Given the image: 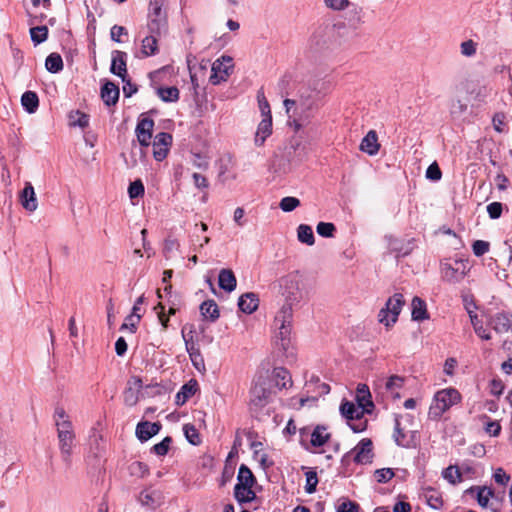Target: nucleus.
<instances>
[{
  "label": "nucleus",
  "instance_id": "1",
  "mask_svg": "<svg viewBox=\"0 0 512 512\" xmlns=\"http://www.w3.org/2000/svg\"><path fill=\"white\" fill-rule=\"evenodd\" d=\"M278 91L285 97L283 104L288 115V124L298 132L309 122L313 110L318 107L320 92L310 86L297 85L289 74L279 80Z\"/></svg>",
  "mask_w": 512,
  "mask_h": 512
},
{
  "label": "nucleus",
  "instance_id": "2",
  "mask_svg": "<svg viewBox=\"0 0 512 512\" xmlns=\"http://www.w3.org/2000/svg\"><path fill=\"white\" fill-rule=\"evenodd\" d=\"M283 304L278 311L282 319H293L295 309L309 299V290L298 273H290L279 280Z\"/></svg>",
  "mask_w": 512,
  "mask_h": 512
},
{
  "label": "nucleus",
  "instance_id": "3",
  "mask_svg": "<svg viewBox=\"0 0 512 512\" xmlns=\"http://www.w3.org/2000/svg\"><path fill=\"white\" fill-rule=\"evenodd\" d=\"M461 401V394L455 388H446L438 391L434 395V399L429 408V418L439 420L442 415L452 406Z\"/></svg>",
  "mask_w": 512,
  "mask_h": 512
},
{
  "label": "nucleus",
  "instance_id": "4",
  "mask_svg": "<svg viewBox=\"0 0 512 512\" xmlns=\"http://www.w3.org/2000/svg\"><path fill=\"white\" fill-rule=\"evenodd\" d=\"M154 128V121L151 118L143 117L138 120V123L136 125L135 133L137 136V140L140 144V147H137L136 145H133L132 148V161L129 166L133 167L136 165L137 160L135 158L137 152L139 153L140 157H144V151L143 147L147 148L150 146V140L152 138V132Z\"/></svg>",
  "mask_w": 512,
  "mask_h": 512
},
{
  "label": "nucleus",
  "instance_id": "5",
  "mask_svg": "<svg viewBox=\"0 0 512 512\" xmlns=\"http://www.w3.org/2000/svg\"><path fill=\"white\" fill-rule=\"evenodd\" d=\"M163 0H150L148 13V30L152 34L163 35L167 32L166 12L162 9Z\"/></svg>",
  "mask_w": 512,
  "mask_h": 512
},
{
  "label": "nucleus",
  "instance_id": "6",
  "mask_svg": "<svg viewBox=\"0 0 512 512\" xmlns=\"http://www.w3.org/2000/svg\"><path fill=\"white\" fill-rule=\"evenodd\" d=\"M292 321L293 319H282L280 313H277L274 319L275 326L278 328L275 343L287 358L294 357L291 343Z\"/></svg>",
  "mask_w": 512,
  "mask_h": 512
},
{
  "label": "nucleus",
  "instance_id": "7",
  "mask_svg": "<svg viewBox=\"0 0 512 512\" xmlns=\"http://www.w3.org/2000/svg\"><path fill=\"white\" fill-rule=\"evenodd\" d=\"M469 271L470 265L468 260L454 259L441 264L443 280L452 284L461 282Z\"/></svg>",
  "mask_w": 512,
  "mask_h": 512
},
{
  "label": "nucleus",
  "instance_id": "8",
  "mask_svg": "<svg viewBox=\"0 0 512 512\" xmlns=\"http://www.w3.org/2000/svg\"><path fill=\"white\" fill-rule=\"evenodd\" d=\"M271 397L269 382L264 377H259L250 390V410L256 413L265 407Z\"/></svg>",
  "mask_w": 512,
  "mask_h": 512
},
{
  "label": "nucleus",
  "instance_id": "9",
  "mask_svg": "<svg viewBox=\"0 0 512 512\" xmlns=\"http://www.w3.org/2000/svg\"><path fill=\"white\" fill-rule=\"evenodd\" d=\"M404 304L405 301L403 295L401 293H395L387 300L385 307L379 311V322L384 324L386 327L394 325L398 320V316Z\"/></svg>",
  "mask_w": 512,
  "mask_h": 512
},
{
  "label": "nucleus",
  "instance_id": "10",
  "mask_svg": "<svg viewBox=\"0 0 512 512\" xmlns=\"http://www.w3.org/2000/svg\"><path fill=\"white\" fill-rule=\"evenodd\" d=\"M233 69V59L228 55H222L216 59L211 68V76L209 78L210 83L218 85L223 81H226L230 76Z\"/></svg>",
  "mask_w": 512,
  "mask_h": 512
},
{
  "label": "nucleus",
  "instance_id": "11",
  "mask_svg": "<svg viewBox=\"0 0 512 512\" xmlns=\"http://www.w3.org/2000/svg\"><path fill=\"white\" fill-rule=\"evenodd\" d=\"M373 443L369 438H363L359 443L347 453L343 459L353 454V460L357 464L371 463L373 458Z\"/></svg>",
  "mask_w": 512,
  "mask_h": 512
},
{
  "label": "nucleus",
  "instance_id": "12",
  "mask_svg": "<svg viewBox=\"0 0 512 512\" xmlns=\"http://www.w3.org/2000/svg\"><path fill=\"white\" fill-rule=\"evenodd\" d=\"M488 325L498 334L512 332V311H498L488 318Z\"/></svg>",
  "mask_w": 512,
  "mask_h": 512
},
{
  "label": "nucleus",
  "instance_id": "13",
  "mask_svg": "<svg viewBox=\"0 0 512 512\" xmlns=\"http://www.w3.org/2000/svg\"><path fill=\"white\" fill-rule=\"evenodd\" d=\"M172 144V135L167 132H159L155 135L153 141V156L156 161H162L166 158L169 146Z\"/></svg>",
  "mask_w": 512,
  "mask_h": 512
},
{
  "label": "nucleus",
  "instance_id": "14",
  "mask_svg": "<svg viewBox=\"0 0 512 512\" xmlns=\"http://www.w3.org/2000/svg\"><path fill=\"white\" fill-rule=\"evenodd\" d=\"M127 58L128 55L126 52L113 50L111 53L110 72L121 79L127 77Z\"/></svg>",
  "mask_w": 512,
  "mask_h": 512
},
{
  "label": "nucleus",
  "instance_id": "15",
  "mask_svg": "<svg viewBox=\"0 0 512 512\" xmlns=\"http://www.w3.org/2000/svg\"><path fill=\"white\" fill-rule=\"evenodd\" d=\"M161 428L160 422L140 421L136 426L135 434L138 440L143 443L157 435Z\"/></svg>",
  "mask_w": 512,
  "mask_h": 512
},
{
  "label": "nucleus",
  "instance_id": "16",
  "mask_svg": "<svg viewBox=\"0 0 512 512\" xmlns=\"http://www.w3.org/2000/svg\"><path fill=\"white\" fill-rule=\"evenodd\" d=\"M100 95L106 106H114L119 100L120 90L118 85L110 80H105L101 86Z\"/></svg>",
  "mask_w": 512,
  "mask_h": 512
},
{
  "label": "nucleus",
  "instance_id": "17",
  "mask_svg": "<svg viewBox=\"0 0 512 512\" xmlns=\"http://www.w3.org/2000/svg\"><path fill=\"white\" fill-rule=\"evenodd\" d=\"M138 501L142 506L155 509L162 503V493L155 489H144L140 492Z\"/></svg>",
  "mask_w": 512,
  "mask_h": 512
},
{
  "label": "nucleus",
  "instance_id": "18",
  "mask_svg": "<svg viewBox=\"0 0 512 512\" xmlns=\"http://www.w3.org/2000/svg\"><path fill=\"white\" fill-rule=\"evenodd\" d=\"M20 203L22 207L29 211L34 212L38 207L37 198L35 195L34 188L31 183L27 182L25 187L20 192Z\"/></svg>",
  "mask_w": 512,
  "mask_h": 512
},
{
  "label": "nucleus",
  "instance_id": "19",
  "mask_svg": "<svg viewBox=\"0 0 512 512\" xmlns=\"http://www.w3.org/2000/svg\"><path fill=\"white\" fill-rule=\"evenodd\" d=\"M59 449L61 452L62 459L65 463H70V456L72 454V448L75 441V433H58Z\"/></svg>",
  "mask_w": 512,
  "mask_h": 512
},
{
  "label": "nucleus",
  "instance_id": "20",
  "mask_svg": "<svg viewBox=\"0 0 512 512\" xmlns=\"http://www.w3.org/2000/svg\"><path fill=\"white\" fill-rule=\"evenodd\" d=\"M128 387L123 393L124 402L128 406H134L138 402V393L142 388V380L139 377H132L128 382Z\"/></svg>",
  "mask_w": 512,
  "mask_h": 512
},
{
  "label": "nucleus",
  "instance_id": "21",
  "mask_svg": "<svg viewBox=\"0 0 512 512\" xmlns=\"http://www.w3.org/2000/svg\"><path fill=\"white\" fill-rule=\"evenodd\" d=\"M359 148L370 156L376 155L380 149L376 131L370 130L362 139Z\"/></svg>",
  "mask_w": 512,
  "mask_h": 512
},
{
  "label": "nucleus",
  "instance_id": "22",
  "mask_svg": "<svg viewBox=\"0 0 512 512\" xmlns=\"http://www.w3.org/2000/svg\"><path fill=\"white\" fill-rule=\"evenodd\" d=\"M198 390V383L196 380L191 379L185 383L175 396V404L177 406L184 405Z\"/></svg>",
  "mask_w": 512,
  "mask_h": 512
},
{
  "label": "nucleus",
  "instance_id": "23",
  "mask_svg": "<svg viewBox=\"0 0 512 512\" xmlns=\"http://www.w3.org/2000/svg\"><path fill=\"white\" fill-rule=\"evenodd\" d=\"M258 305L259 298L257 294L253 292L245 293L239 297L238 307L242 312L246 314H252L254 311L257 310Z\"/></svg>",
  "mask_w": 512,
  "mask_h": 512
},
{
  "label": "nucleus",
  "instance_id": "24",
  "mask_svg": "<svg viewBox=\"0 0 512 512\" xmlns=\"http://www.w3.org/2000/svg\"><path fill=\"white\" fill-rule=\"evenodd\" d=\"M218 285L224 291L230 293L236 289L237 280L232 270L222 269L218 275Z\"/></svg>",
  "mask_w": 512,
  "mask_h": 512
},
{
  "label": "nucleus",
  "instance_id": "25",
  "mask_svg": "<svg viewBox=\"0 0 512 512\" xmlns=\"http://www.w3.org/2000/svg\"><path fill=\"white\" fill-rule=\"evenodd\" d=\"M393 438L395 443L404 448L414 447L415 443L413 436H408L400 427V420L398 417L395 418Z\"/></svg>",
  "mask_w": 512,
  "mask_h": 512
},
{
  "label": "nucleus",
  "instance_id": "26",
  "mask_svg": "<svg viewBox=\"0 0 512 512\" xmlns=\"http://www.w3.org/2000/svg\"><path fill=\"white\" fill-rule=\"evenodd\" d=\"M272 133V116L265 117L259 123L255 135V144L261 146L264 144L266 138Z\"/></svg>",
  "mask_w": 512,
  "mask_h": 512
},
{
  "label": "nucleus",
  "instance_id": "27",
  "mask_svg": "<svg viewBox=\"0 0 512 512\" xmlns=\"http://www.w3.org/2000/svg\"><path fill=\"white\" fill-rule=\"evenodd\" d=\"M411 316L414 321H423L429 318L426 302L418 296H415L411 303Z\"/></svg>",
  "mask_w": 512,
  "mask_h": 512
},
{
  "label": "nucleus",
  "instance_id": "28",
  "mask_svg": "<svg viewBox=\"0 0 512 512\" xmlns=\"http://www.w3.org/2000/svg\"><path fill=\"white\" fill-rule=\"evenodd\" d=\"M327 428L324 425H317L314 427L310 434V444L313 447L319 448L326 444L330 439V434L326 432Z\"/></svg>",
  "mask_w": 512,
  "mask_h": 512
},
{
  "label": "nucleus",
  "instance_id": "29",
  "mask_svg": "<svg viewBox=\"0 0 512 512\" xmlns=\"http://www.w3.org/2000/svg\"><path fill=\"white\" fill-rule=\"evenodd\" d=\"M273 380L279 389H286L292 385L290 372L284 367H276L273 369Z\"/></svg>",
  "mask_w": 512,
  "mask_h": 512
},
{
  "label": "nucleus",
  "instance_id": "30",
  "mask_svg": "<svg viewBox=\"0 0 512 512\" xmlns=\"http://www.w3.org/2000/svg\"><path fill=\"white\" fill-rule=\"evenodd\" d=\"M199 309L204 319L212 323L215 322L220 316L219 308L216 302L212 299L202 302Z\"/></svg>",
  "mask_w": 512,
  "mask_h": 512
},
{
  "label": "nucleus",
  "instance_id": "31",
  "mask_svg": "<svg viewBox=\"0 0 512 512\" xmlns=\"http://www.w3.org/2000/svg\"><path fill=\"white\" fill-rule=\"evenodd\" d=\"M365 410L361 407L356 406L353 402L343 401L340 405V412L343 417L348 420L360 419L363 416Z\"/></svg>",
  "mask_w": 512,
  "mask_h": 512
},
{
  "label": "nucleus",
  "instance_id": "32",
  "mask_svg": "<svg viewBox=\"0 0 512 512\" xmlns=\"http://www.w3.org/2000/svg\"><path fill=\"white\" fill-rule=\"evenodd\" d=\"M253 486L235 485L234 498L239 504L250 503L256 499V493Z\"/></svg>",
  "mask_w": 512,
  "mask_h": 512
},
{
  "label": "nucleus",
  "instance_id": "33",
  "mask_svg": "<svg viewBox=\"0 0 512 512\" xmlns=\"http://www.w3.org/2000/svg\"><path fill=\"white\" fill-rule=\"evenodd\" d=\"M21 104L26 112L33 114L39 107V98L36 92L26 91L21 96Z\"/></svg>",
  "mask_w": 512,
  "mask_h": 512
},
{
  "label": "nucleus",
  "instance_id": "34",
  "mask_svg": "<svg viewBox=\"0 0 512 512\" xmlns=\"http://www.w3.org/2000/svg\"><path fill=\"white\" fill-rule=\"evenodd\" d=\"M370 398H371V394H370L368 386L365 384H359L357 387L356 400H357L359 407H361L363 410H366V412H369V410L367 409V406H369V407L374 406V404Z\"/></svg>",
  "mask_w": 512,
  "mask_h": 512
},
{
  "label": "nucleus",
  "instance_id": "35",
  "mask_svg": "<svg viewBox=\"0 0 512 512\" xmlns=\"http://www.w3.org/2000/svg\"><path fill=\"white\" fill-rule=\"evenodd\" d=\"M156 34L150 33L142 40L141 53L143 57L155 55L158 52V41Z\"/></svg>",
  "mask_w": 512,
  "mask_h": 512
},
{
  "label": "nucleus",
  "instance_id": "36",
  "mask_svg": "<svg viewBox=\"0 0 512 512\" xmlns=\"http://www.w3.org/2000/svg\"><path fill=\"white\" fill-rule=\"evenodd\" d=\"M255 483L256 478L250 468L245 464H241L238 470L236 485L254 486Z\"/></svg>",
  "mask_w": 512,
  "mask_h": 512
},
{
  "label": "nucleus",
  "instance_id": "37",
  "mask_svg": "<svg viewBox=\"0 0 512 512\" xmlns=\"http://www.w3.org/2000/svg\"><path fill=\"white\" fill-rule=\"evenodd\" d=\"M297 238L299 242L306 244L308 246H312L315 243V237L312 227L307 224H300L298 226Z\"/></svg>",
  "mask_w": 512,
  "mask_h": 512
},
{
  "label": "nucleus",
  "instance_id": "38",
  "mask_svg": "<svg viewBox=\"0 0 512 512\" xmlns=\"http://www.w3.org/2000/svg\"><path fill=\"white\" fill-rule=\"evenodd\" d=\"M424 497L426 499V503L435 510H439L442 508L444 502L443 499L434 488L428 487L425 489Z\"/></svg>",
  "mask_w": 512,
  "mask_h": 512
},
{
  "label": "nucleus",
  "instance_id": "39",
  "mask_svg": "<svg viewBox=\"0 0 512 512\" xmlns=\"http://www.w3.org/2000/svg\"><path fill=\"white\" fill-rule=\"evenodd\" d=\"M157 95L166 103H172L179 100V90L175 86L160 87L157 89Z\"/></svg>",
  "mask_w": 512,
  "mask_h": 512
},
{
  "label": "nucleus",
  "instance_id": "40",
  "mask_svg": "<svg viewBox=\"0 0 512 512\" xmlns=\"http://www.w3.org/2000/svg\"><path fill=\"white\" fill-rule=\"evenodd\" d=\"M477 490V502L481 507L486 508L489 503V499L494 496V491L492 488L483 486V487H471L468 492H473Z\"/></svg>",
  "mask_w": 512,
  "mask_h": 512
},
{
  "label": "nucleus",
  "instance_id": "41",
  "mask_svg": "<svg viewBox=\"0 0 512 512\" xmlns=\"http://www.w3.org/2000/svg\"><path fill=\"white\" fill-rule=\"evenodd\" d=\"M45 67L50 73H58L63 69V60L60 54L51 53L45 60Z\"/></svg>",
  "mask_w": 512,
  "mask_h": 512
},
{
  "label": "nucleus",
  "instance_id": "42",
  "mask_svg": "<svg viewBox=\"0 0 512 512\" xmlns=\"http://www.w3.org/2000/svg\"><path fill=\"white\" fill-rule=\"evenodd\" d=\"M30 36L34 45L43 43L48 38L47 26L41 25L30 28Z\"/></svg>",
  "mask_w": 512,
  "mask_h": 512
},
{
  "label": "nucleus",
  "instance_id": "43",
  "mask_svg": "<svg viewBox=\"0 0 512 512\" xmlns=\"http://www.w3.org/2000/svg\"><path fill=\"white\" fill-rule=\"evenodd\" d=\"M316 232L324 238H332L336 232V227L331 222H319L316 226Z\"/></svg>",
  "mask_w": 512,
  "mask_h": 512
},
{
  "label": "nucleus",
  "instance_id": "44",
  "mask_svg": "<svg viewBox=\"0 0 512 512\" xmlns=\"http://www.w3.org/2000/svg\"><path fill=\"white\" fill-rule=\"evenodd\" d=\"M442 476L451 484H456L461 481L462 475L459 469L455 466H449L442 472Z\"/></svg>",
  "mask_w": 512,
  "mask_h": 512
},
{
  "label": "nucleus",
  "instance_id": "45",
  "mask_svg": "<svg viewBox=\"0 0 512 512\" xmlns=\"http://www.w3.org/2000/svg\"><path fill=\"white\" fill-rule=\"evenodd\" d=\"M306 477V484H305V492L308 494H312L316 491L317 485H318V477L317 473L314 470H308L305 473Z\"/></svg>",
  "mask_w": 512,
  "mask_h": 512
},
{
  "label": "nucleus",
  "instance_id": "46",
  "mask_svg": "<svg viewBox=\"0 0 512 512\" xmlns=\"http://www.w3.org/2000/svg\"><path fill=\"white\" fill-rule=\"evenodd\" d=\"M300 206V200L296 197L286 196L281 199L279 207L284 212H292Z\"/></svg>",
  "mask_w": 512,
  "mask_h": 512
},
{
  "label": "nucleus",
  "instance_id": "47",
  "mask_svg": "<svg viewBox=\"0 0 512 512\" xmlns=\"http://www.w3.org/2000/svg\"><path fill=\"white\" fill-rule=\"evenodd\" d=\"M171 443L172 438L170 436H166L161 442L152 446L151 452L158 456H165L169 451Z\"/></svg>",
  "mask_w": 512,
  "mask_h": 512
},
{
  "label": "nucleus",
  "instance_id": "48",
  "mask_svg": "<svg viewBox=\"0 0 512 512\" xmlns=\"http://www.w3.org/2000/svg\"><path fill=\"white\" fill-rule=\"evenodd\" d=\"M184 435L187 441L192 445L200 444V437L197 429L191 424H185L183 426Z\"/></svg>",
  "mask_w": 512,
  "mask_h": 512
},
{
  "label": "nucleus",
  "instance_id": "49",
  "mask_svg": "<svg viewBox=\"0 0 512 512\" xmlns=\"http://www.w3.org/2000/svg\"><path fill=\"white\" fill-rule=\"evenodd\" d=\"M145 188L140 179H137L129 184L128 194L131 199H136L144 195Z\"/></svg>",
  "mask_w": 512,
  "mask_h": 512
},
{
  "label": "nucleus",
  "instance_id": "50",
  "mask_svg": "<svg viewBox=\"0 0 512 512\" xmlns=\"http://www.w3.org/2000/svg\"><path fill=\"white\" fill-rule=\"evenodd\" d=\"M70 120L72 126H78L80 128H85L89 125V117L85 113L80 111H76L74 114H70Z\"/></svg>",
  "mask_w": 512,
  "mask_h": 512
},
{
  "label": "nucleus",
  "instance_id": "51",
  "mask_svg": "<svg viewBox=\"0 0 512 512\" xmlns=\"http://www.w3.org/2000/svg\"><path fill=\"white\" fill-rule=\"evenodd\" d=\"M390 246H391L392 251L396 252V257H398V258L408 255L412 250L410 243H407L406 245H404L401 241H398V240L393 241L390 244Z\"/></svg>",
  "mask_w": 512,
  "mask_h": 512
},
{
  "label": "nucleus",
  "instance_id": "52",
  "mask_svg": "<svg viewBox=\"0 0 512 512\" xmlns=\"http://www.w3.org/2000/svg\"><path fill=\"white\" fill-rule=\"evenodd\" d=\"M394 475L395 473L392 468H381L374 472L375 479L378 483H387Z\"/></svg>",
  "mask_w": 512,
  "mask_h": 512
},
{
  "label": "nucleus",
  "instance_id": "53",
  "mask_svg": "<svg viewBox=\"0 0 512 512\" xmlns=\"http://www.w3.org/2000/svg\"><path fill=\"white\" fill-rule=\"evenodd\" d=\"M404 384V378L398 375H393L388 378L385 383V388L387 391L394 393L395 390L402 388Z\"/></svg>",
  "mask_w": 512,
  "mask_h": 512
},
{
  "label": "nucleus",
  "instance_id": "54",
  "mask_svg": "<svg viewBox=\"0 0 512 512\" xmlns=\"http://www.w3.org/2000/svg\"><path fill=\"white\" fill-rule=\"evenodd\" d=\"M323 2L333 11H343L350 6L349 0H323Z\"/></svg>",
  "mask_w": 512,
  "mask_h": 512
},
{
  "label": "nucleus",
  "instance_id": "55",
  "mask_svg": "<svg viewBox=\"0 0 512 512\" xmlns=\"http://www.w3.org/2000/svg\"><path fill=\"white\" fill-rule=\"evenodd\" d=\"M490 244L484 240H476L472 244V250L475 256L480 257L489 251Z\"/></svg>",
  "mask_w": 512,
  "mask_h": 512
},
{
  "label": "nucleus",
  "instance_id": "56",
  "mask_svg": "<svg viewBox=\"0 0 512 512\" xmlns=\"http://www.w3.org/2000/svg\"><path fill=\"white\" fill-rule=\"evenodd\" d=\"M467 108V104L461 100H453L450 107V113L453 117H460L467 111Z\"/></svg>",
  "mask_w": 512,
  "mask_h": 512
},
{
  "label": "nucleus",
  "instance_id": "57",
  "mask_svg": "<svg viewBox=\"0 0 512 512\" xmlns=\"http://www.w3.org/2000/svg\"><path fill=\"white\" fill-rule=\"evenodd\" d=\"M503 211V204L501 202H492L487 205V213L491 219H498L501 217Z\"/></svg>",
  "mask_w": 512,
  "mask_h": 512
},
{
  "label": "nucleus",
  "instance_id": "58",
  "mask_svg": "<svg viewBox=\"0 0 512 512\" xmlns=\"http://www.w3.org/2000/svg\"><path fill=\"white\" fill-rule=\"evenodd\" d=\"M442 177V172L436 162L430 164L426 170V178L432 181H438Z\"/></svg>",
  "mask_w": 512,
  "mask_h": 512
},
{
  "label": "nucleus",
  "instance_id": "59",
  "mask_svg": "<svg viewBox=\"0 0 512 512\" xmlns=\"http://www.w3.org/2000/svg\"><path fill=\"white\" fill-rule=\"evenodd\" d=\"M257 98L259 102V109L262 115L264 116V118L269 117V115H271L270 105L266 100L264 93L261 90L258 91Z\"/></svg>",
  "mask_w": 512,
  "mask_h": 512
},
{
  "label": "nucleus",
  "instance_id": "60",
  "mask_svg": "<svg viewBox=\"0 0 512 512\" xmlns=\"http://www.w3.org/2000/svg\"><path fill=\"white\" fill-rule=\"evenodd\" d=\"M461 54L471 57L476 54V43L473 40H466L461 43Z\"/></svg>",
  "mask_w": 512,
  "mask_h": 512
},
{
  "label": "nucleus",
  "instance_id": "61",
  "mask_svg": "<svg viewBox=\"0 0 512 512\" xmlns=\"http://www.w3.org/2000/svg\"><path fill=\"white\" fill-rule=\"evenodd\" d=\"M124 83L123 85V94L126 98L131 97L134 95L137 91V85L133 84L129 76L125 77L124 79H121Z\"/></svg>",
  "mask_w": 512,
  "mask_h": 512
},
{
  "label": "nucleus",
  "instance_id": "62",
  "mask_svg": "<svg viewBox=\"0 0 512 512\" xmlns=\"http://www.w3.org/2000/svg\"><path fill=\"white\" fill-rule=\"evenodd\" d=\"M145 393L150 397H154L157 395L165 394L166 389H165V386L155 383V384L147 385L145 387Z\"/></svg>",
  "mask_w": 512,
  "mask_h": 512
},
{
  "label": "nucleus",
  "instance_id": "63",
  "mask_svg": "<svg viewBox=\"0 0 512 512\" xmlns=\"http://www.w3.org/2000/svg\"><path fill=\"white\" fill-rule=\"evenodd\" d=\"M127 34H128L127 29L125 27L119 26V25L112 26V28L110 30L111 39L117 43H121L122 40L120 37L122 35H127Z\"/></svg>",
  "mask_w": 512,
  "mask_h": 512
},
{
  "label": "nucleus",
  "instance_id": "64",
  "mask_svg": "<svg viewBox=\"0 0 512 512\" xmlns=\"http://www.w3.org/2000/svg\"><path fill=\"white\" fill-rule=\"evenodd\" d=\"M359 505L356 502L345 501L337 509V512H358Z\"/></svg>",
  "mask_w": 512,
  "mask_h": 512
}]
</instances>
